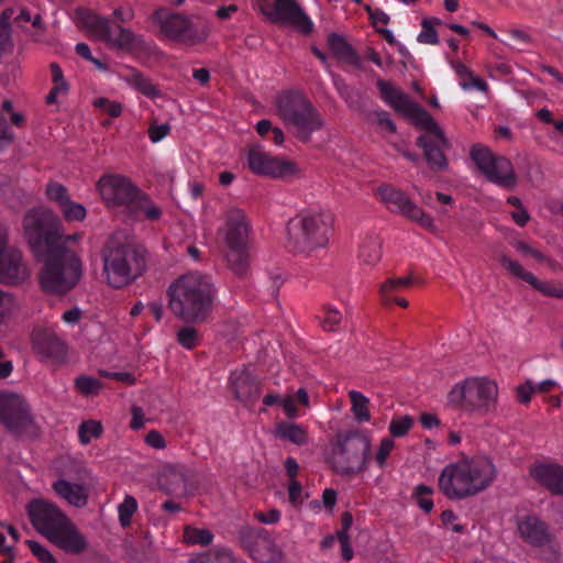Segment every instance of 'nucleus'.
<instances>
[{
  "label": "nucleus",
  "instance_id": "nucleus-1",
  "mask_svg": "<svg viewBox=\"0 0 563 563\" xmlns=\"http://www.w3.org/2000/svg\"><path fill=\"white\" fill-rule=\"evenodd\" d=\"M23 229L33 253L44 262L40 276L42 289L54 295L71 290L80 280L81 262L73 251L58 243L57 214L44 207L31 209L24 216Z\"/></svg>",
  "mask_w": 563,
  "mask_h": 563
},
{
  "label": "nucleus",
  "instance_id": "nucleus-2",
  "mask_svg": "<svg viewBox=\"0 0 563 563\" xmlns=\"http://www.w3.org/2000/svg\"><path fill=\"white\" fill-rule=\"evenodd\" d=\"M166 295L176 318L188 323H202L212 311L217 289L210 276L191 272L172 282Z\"/></svg>",
  "mask_w": 563,
  "mask_h": 563
},
{
  "label": "nucleus",
  "instance_id": "nucleus-3",
  "mask_svg": "<svg viewBox=\"0 0 563 563\" xmlns=\"http://www.w3.org/2000/svg\"><path fill=\"white\" fill-rule=\"evenodd\" d=\"M496 477L497 468L489 457L462 459L441 471L439 488L448 498L462 500L486 490Z\"/></svg>",
  "mask_w": 563,
  "mask_h": 563
},
{
  "label": "nucleus",
  "instance_id": "nucleus-4",
  "mask_svg": "<svg viewBox=\"0 0 563 563\" xmlns=\"http://www.w3.org/2000/svg\"><path fill=\"white\" fill-rule=\"evenodd\" d=\"M26 512L34 529L65 552L79 554L87 549L85 536L56 505L33 499Z\"/></svg>",
  "mask_w": 563,
  "mask_h": 563
},
{
  "label": "nucleus",
  "instance_id": "nucleus-5",
  "mask_svg": "<svg viewBox=\"0 0 563 563\" xmlns=\"http://www.w3.org/2000/svg\"><path fill=\"white\" fill-rule=\"evenodd\" d=\"M217 231L224 261L234 275L244 277L250 267L252 225L244 210L230 207Z\"/></svg>",
  "mask_w": 563,
  "mask_h": 563
},
{
  "label": "nucleus",
  "instance_id": "nucleus-6",
  "mask_svg": "<svg viewBox=\"0 0 563 563\" xmlns=\"http://www.w3.org/2000/svg\"><path fill=\"white\" fill-rule=\"evenodd\" d=\"M333 217L321 209L302 210L287 224L288 244L299 253L310 254L327 246Z\"/></svg>",
  "mask_w": 563,
  "mask_h": 563
},
{
  "label": "nucleus",
  "instance_id": "nucleus-7",
  "mask_svg": "<svg viewBox=\"0 0 563 563\" xmlns=\"http://www.w3.org/2000/svg\"><path fill=\"white\" fill-rule=\"evenodd\" d=\"M102 273L112 288L131 285L146 268L144 253L130 244L109 241L101 251Z\"/></svg>",
  "mask_w": 563,
  "mask_h": 563
},
{
  "label": "nucleus",
  "instance_id": "nucleus-8",
  "mask_svg": "<svg viewBox=\"0 0 563 563\" xmlns=\"http://www.w3.org/2000/svg\"><path fill=\"white\" fill-rule=\"evenodd\" d=\"M371 438L363 431L338 432L331 443L328 462L340 475L353 476L367 468Z\"/></svg>",
  "mask_w": 563,
  "mask_h": 563
},
{
  "label": "nucleus",
  "instance_id": "nucleus-9",
  "mask_svg": "<svg viewBox=\"0 0 563 563\" xmlns=\"http://www.w3.org/2000/svg\"><path fill=\"white\" fill-rule=\"evenodd\" d=\"M275 104L279 118L303 142L323 125L317 109L300 92H283L276 98Z\"/></svg>",
  "mask_w": 563,
  "mask_h": 563
},
{
  "label": "nucleus",
  "instance_id": "nucleus-10",
  "mask_svg": "<svg viewBox=\"0 0 563 563\" xmlns=\"http://www.w3.org/2000/svg\"><path fill=\"white\" fill-rule=\"evenodd\" d=\"M75 22L91 36L118 49L131 51L140 43L139 37L130 29L112 26L109 18L101 16L90 9H76Z\"/></svg>",
  "mask_w": 563,
  "mask_h": 563
},
{
  "label": "nucleus",
  "instance_id": "nucleus-11",
  "mask_svg": "<svg viewBox=\"0 0 563 563\" xmlns=\"http://www.w3.org/2000/svg\"><path fill=\"white\" fill-rule=\"evenodd\" d=\"M497 384L487 377H471L456 384L449 394L450 401L465 411L487 413L496 407Z\"/></svg>",
  "mask_w": 563,
  "mask_h": 563
},
{
  "label": "nucleus",
  "instance_id": "nucleus-12",
  "mask_svg": "<svg viewBox=\"0 0 563 563\" xmlns=\"http://www.w3.org/2000/svg\"><path fill=\"white\" fill-rule=\"evenodd\" d=\"M470 155L488 181L509 190L516 188L518 178L508 158L493 154L481 144L474 145Z\"/></svg>",
  "mask_w": 563,
  "mask_h": 563
},
{
  "label": "nucleus",
  "instance_id": "nucleus-13",
  "mask_svg": "<svg viewBox=\"0 0 563 563\" xmlns=\"http://www.w3.org/2000/svg\"><path fill=\"white\" fill-rule=\"evenodd\" d=\"M96 187L107 207L126 210H130L141 191L129 177L111 173L102 175Z\"/></svg>",
  "mask_w": 563,
  "mask_h": 563
},
{
  "label": "nucleus",
  "instance_id": "nucleus-14",
  "mask_svg": "<svg viewBox=\"0 0 563 563\" xmlns=\"http://www.w3.org/2000/svg\"><path fill=\"white\" fill-rule=\"evenodd\" d=\"M413 125L426 131L418 137L417 144L423 150L430 168L437 172L446 169L448 159L443 151L450 146V143L443 130L430 114L429 120L417 121Z\"/></svg>",
  "mask_w": 563,
  "mask_h": 563
},
{
  "label": "nucleus",
  "instance_id": "nucleus-15",
  "mask_svg": "<svg viewBox=\"0 0 563 563\" xmlns=\"http://www.w3.org/2000/svg\"><path fill=\"white\" fill-rule=\"evenodd\" d=\"M377 194L389 211L399 213L431 232L437 230L433 219L400 189L384 184L378 187Z\"/></svg>",
  "mask_w": 563,
  "mask_h": 563
},
{
  "label": "nucleus",
  "instance_id": "nucleus-16",
  "mask_svg": "<svg viewBox=\"0 0 563 563\" xmlns=\"http://www.w3.org/2000/svg\"><path fill=\"white\" fill-rule=\"evenodd\" d=\"M156 16L161 24L162 32L169 38L186 45H196L207 40L209 27L206 23H192L180 14H169L162 18L157 12Z\"/></svg>",
  "mask_w": 563,
  "mask_h": 563
},
{
  "label": "nucleus",
  "instance_id": "nucleus-17",
  "mask_svg": "<svg viewBox=\"0 0 563 563\" xmlns=\"http://www.w3.org/2000/svg\"><path fill=\"white\" fill-rule=\"evenodd\" d=\"M0 421L14 434H21L33 422L26 400L19 394H0Z\"/></svg>",
  "mask_w": 563,
  "mask_h": 563
},
{
  "label": "nucleus",
  "instance_id": "nucleus-18",
  "mask_svg": "<svg viewBox=\"0 0 563 563\" xmlns=\"http://www.w3.org/2000/svg\"><path fill=\"white\" fill-rule=\"evenodd\" d=\"M240 539L251 558L257 563H278L283 558L280 548L263 529L245 527Z\"/></svg>",
  "mask_w": 563,
  "mask_h": 563
},
{
  "label": "nucleus",
  "instance_id": "nucleus-19",
  "mask_svg": "<svg viewBox=\"0 0 563 563\" xmlns=\"http://www.w3.org/2000/svg\"><path fill=\"white\" fill-rule=\"evenodd\" d=\"M377 88L382 99L395 111L404 115L415 124L417 121L429 120V113L419 103L412 101L400 89L387 80L379 79Z\"/></svg>",
  "mask_w": 563,
  "mask_h": 563
},
{
  "label": "nucleus",
  "instance_id": "nucleus-20",
  "mask_svg": "<svg viewBox=\"0 0 563 563\" xmlns=\"http://www.w3.org/2000/svg\"><path fill=\"white\" fill-rule=\"evenodd\" d=\"M271 22L289 24L302 33H310L313 23L294 0H275L272 8L263 9Z\"/></svg>",
  "mask_w": 563,
  "mask_h": 563
},
{
  "label": "nucleus",
  "instance_id": "nucleus-21",
  "mask_svg": "<svg viewBox=\"0 0 563 563\" xmlns=\"http://www.w3.org/2000/svg\"><path fill=\"white\" fill-rule=\"evenodd\" d=\"M29 277L19 250L7 247V231L0 228V282L18 284Z\"/></svg>",
  "mask_w": 563,
  "mask_h": 563
},
{
  "label": "nucleus",
  "instance_id": "nucleus-22",
  "mask_svg": "<svg viewBox=\"0 0 563 563\" xmlns=\"http://www.w3.org/2000/svg\"><path fill=\"white\" fill-rule=\"evenodd\" d=\"M247 163L253 173L273 178H283L297 170L291 162L274 157L258 148H252L249 152Z\"/></svg>",
  "mask_w": 563,
  "mask_h": 563
},
{
  "label": "nucleus",
  "instance_id": "nucleus-23",
  "mask_svg": "<svg viewBox=\"0 0 563 563\" xmlns=\"http://www.w3.org/2000/svg\"><path fill=\"white\" fill-rule=\"evenodd\" d=\"M230 383L235 398L241 402H254L261 395L260 382L247 368L232 372Z\"/></svg>",
  "mask_w": 563,
  "mask_h": 563
},
{
  "label": "nucleus",
  "instance_id": "nucleus-24",
  "mask_svg": "<svg viewBox=\"0 0 563 563\" xmlns=\"http://www.w3.org/2000/svg\"><path fill=\"white\" fill-rule=\"evenodd\" d=\"M531 477L552 494L563 495V466L556 463H534Z\"/></svg>",
  "mask_w": 563,
  "mask_h": 563
},
{
  "label": "nucleus",
  "instance_id": "nucleus-25",
  "mask_svg": "<svg viewBox=\"0 0 563 563\" xmlns=\"http://www.w3.org/2000/svg\"><path fill=\"white\" fill-rule=\"evenodd\" d=\"M52 488L59 498L74 507L82 508L88 504L89 488L84 484L58 478L53 483Z\"/></svg>",
  "mask_w": 563,
  "mask_h": 563
},
{
  "label": "nucleus",
  "instance_id": "nucleus-26",
  "mask_svg": "<svg viewBox=\"0 0 563 563\" xmlns=\"http://www.w3.org/2000/svg\"><path fill=\"white\" fill-rule=\"evenodd\" d=\"M520 537L533 545H544L551 541V534L544 522L537 516H527L518 522Z\"/></svg>",
  "mask_w": 563,
  "mask_h": 563
},
{
  "label": "nucleus",
  "instance_id": "nucleus-27",
  "mask_svg": "<svg viewBox=\"0 0 563 563\" xmlns=\"http://www.w3.org/2000/svg\"><path fill=\"white\" fill-rule=\"evenodd\" d=\"M34 344L37 351L51 358L62 360L65 357L67 347L65 342L51 330H40L34 334Z\"/></svg>",
  "mask_w": 563,
  "mask_h": 563
},
{
  "label": "nucleus",
  "instance_id": "nucleus-28",
  "mask_svg": "<svg viewBox=\"0 0 563 563\" xmlns=\"http://www.w3.org/2000/svg\"><path fill=\"white\" fill-rule=\"evenodd\" d=\"M412 283L411 276L400 277V278H389L385 283L380 285L379 292L383 301L385 303L396 302L400 307H408L409 302L402 298L398 297L397 292L402 288L408 287Z\"/></svg>",
  "mask_w": 563,
  "mask_h": 563
},
{
  "label": "nucleus",
  "instance_id": "nucleus-29",
  "mask_svg": "<svg viewBox=\"0 0 563 563\" xmlns=\"http://www.w3.org/2000/svg\"><path fill=\"white\" fill-rule=\"evenodd\" d=\"M123 78L128 85L147 98L155 99L161 96L159 89L152 80L135 68H130Z\"/></svg>",
  "mask_w": 563,
  "mask_h": 563
},
{
  "label": "nucleus",
  "instance_id": "nucleus-30",
  "mask_svg": "<svg viewBox=\"0 0 563 563\" xmlns=\"http://www.w3.org/2000/svg\"><path fill=\"white\" fill-rule=\"evenodd\" d=\"M131 212H140L148 221H157L162 217L161 207L155 203L145 192L140 191V197L135 199L133 206H131Z\"/></svg>",
  "mask_w": 563,
  "mask_h": 563
},
{
  "label": "nucleus",
  "instance_id": "nucleus-31",
  "mask_svg": "<svg viewBox=\"0 0 563 563\" xmlns=\"http://www.w3.org/2000/svg\"><path fill=\"white\" fill-rule=\"evenodd\" d=\"M276 435L297 445H303L308 442L307 430L300 424L291 422L278 423L276 427Z\"/></svg>",
  "mask_w": 563,
  "mask_h": 563
},
{
  "label": "nucleus",
  "instance_id": "nucleus-32",
  "mask_svg": "<svg viewBox=\"0 0 563 563\" xmlns=\"http://www.w3.org/2000/svg\"><path fill=\"white\" fill-rule=\"evenodd\" d=\"M214 539L213 532L208 528L186 526L183 532V540L188 545L208 547Z\"/></svg>",
  "mask_w": 563,
  "mask_h": 563
},
{
  "label": "nucleus",
  "instance_id": "nucleus-33",
  "mask_svg": "<svg viewBox=\"0 0 563 563\" xmlns=\"http://www.w3.org/2000/svg\"><path fill=\"white\" fill-rule=\"evenodd\" d=\"M349 397L354 419L360 423L368 422L371 420L369 399L357 390H351Z\"/></svg>",
  "mask_w": 563,
  "mask_h": 563
},
{
  "label": "nucleus",
  "instance_id": "nucleus-34",
  "mask_svg": "<svg viewBox=\"0 0 563 563\" xmlns=\"http://www.w3.org/2000/svg\"><path fill=\"white\" fill-rule=\"evenodd\" d=\"M328 44L333 54L344 62L353 63L357 56L345 38L336 33H332L328 37Z\"/></svg>",
  "mask_w": 563,
  "mask_h": 563
},
{
  "label": "nucleus",
  "instance_id": "nucleus-35",
  "mask_svg": "<svg viewBox=\"0 0 563 563\" xmlns=\"http://www.w3.org/2000/svg\"><path fill=\"white\" fill-rule=\"evenodd\" d=\"M360 260L366 265H375L382 257V241L376 236L366 238L360 249Z\"/></svg>",
  "mask_w": 563,
  "mask_h": 563
},
{
  "label": "nucleus",
  "instance_id": "nucleus-36",
  "mask_svg": "<svg viewBox=\"0 0 563 563\" xmlns=\"http://www.w3.org/2000/svg\"><path fill=\"white\" fill-rule=\"evenodd\" d=\"M189 563H235V559L230 549L220 548L192 555Z\"/></svg>",
  "mask_w": 563,
  "mask_h": 563
},
{
  "label": "nucleus",
  "instance_id": "nucleus-37",
  "mask_svg": "<svg viewBox=\"0 0 563 563\" xmlns=\"http://www.w3.org/2000/svg\"><path fill=\"white\" fill-rule=\"evenodd\" d=\"M20 308L16 297L0 288V328L7 324L20 311Z\"/></svg>",
  "mask_w": 563,
  "mask_h": 563
},
{
  "label": "nucleus",
  "instance_id": "nucleus-38",
  "mask_svg": "<svg viewBox=\"0 0 563 563\" xmlns=\"http://www.w3.org/2000/svg\"><path fill=\"white\" fill-rule=\"evenodd\" d=\"M102 433V426L99 421L88 420L82 422L78 428V438L81 444L90 443L92 439H97Z\"/></svg>",
  "mask_w": 563,
  "mask_h": 563
},
{
  "label": "nucleus",
  "instance_id": "nucleus-39",
  "mask_svg": "<svg viewBox=\"0 0 563 563\" xmlns=\"http://www.w3.org/2000/svg\"><path fill=\"white\" fill-rule=\"evenodd\" d=\"M137 510V501L131 496L126 495L124 500L118 506L119 521L122 527L131 525L132 516Z\"/></svg>",
  "mask_w": 563,
  "mask_h": 563
},
{
  "label": "nucleus",
  "instance_id": "nucleus-40",
  "mask_svg": "<svg viewBox=\"0 0 563 563\" xmlns=\"http://www.w3.org/2000/svg\"><path fill=\"white\" fill-rule=\"evenodd\" d=\"M499 262L501 266L514 276L521 278L529 284H531V282H536V276L532 273L525 271L518 262L512 261L510 257L500 255Z\"/></svg>",
  "mask_w": 563,
  "mask_h": 563
},
{
  "label": "nucleus",
  "instance_id": "nucleus-41",
  "mask_svg": "<svg viewBox=\"0 0 563 563\" xmlns=\"http://www.w3.org/2000/svg\"><path fill=\"white\" fill-rule=\"evenodd\" d=\"M413 426L412 417L405 415L394 417L389 423L388 430L391 437L401 438L405 437Z\"/></svg>",
  "mask_w": 563,
  "mask_h": 563
},
{
  "label": "nucleus",
  "instance_id": "nucleus-42",
  "mask_svg": "<svg viewBox=\"0 0 563 563\" xmlns=\"http://www.w3.org/2000/svg\"><path fill=\"white\" fill-rule=\"evenodd\" d=\"M59 209L63 217L68 222L84 221L87 216L86 208L81 203L75 202L71 199Z\"/></svg>",
  "mask_w": 563,
  "mask_h": 563
},
{
  "label": "nucleus",
  "instance_id": "nucleus-43",
  "mask_svg": "<svg viewBox=\"0 0 563 563\" xmlns=\"http://www.w3.org/2000/svg\"><path fill=\"white\" fill-rule=\"evenodd\" d=\"M46 197L58 205L60 208L70 200L67 188L56 181H51L46 185Z\"/></svg>",
  "mask_w": 563,
  "mask_h": 563
},
{
  "label": "nucleus",
  "instance_id": "nucleus-44",
  "mask_svg": "<svg viewBox=\"0 0 563 563\" xmlns=\"http://www.w3.org/2000/svg\"><path fill=\"white\" fill-rule=\"evenodd\" d=\"M432 492L431 487L423 484L418 485L415 489L413 497L424 512H430L433 509V500L430 497Z\"/></svg>",
  "mask_w": 563,
  "mask_h": 563
},
{
  "label": "nucleus",
  "instance_id": "nucleus-45",
  "mask_svg": "<svg viewBox=\"0 0 563 563\" xmlns=\"http://www.w3.org/2000/svg\"><path fill=\"white\" fill-rule=\"evenodd\" d=\"M76 387L85 396L98 394L102 388V383L89 376H80L76 379Z\"/></svg>",
  "mask_w": 563,
  "mask_h": 563
},
{
  "label": "nucleus",
  "instance_id": "nucleus-46",
  "mask_svg": "<svg viewBox=\"0 0 563 563\" xmlns=\"http://www.w3.org/2000/svg\"><path fill=\"white\" fill-rule=\"evenodd\" d=\"M177 342L185 349L191 350L198 344V331L192 327H183L177 332Z\"/></svg>",
  "mask_w": 563,
  "mask_h": 563
},
{
  "label": "nucleus",
  "instance_id": "nucleus-47",
  "mask_svg": "<svg viewBox=\"0 0 563 563\" xmlns=\"http://www.w3.org/2000/svg\"><path fill=\"white\" fill-rule=\"evenodd\" d=\"M10 14L4 11L0 14V55L11 46Z\"/></svg>",
  "mask_w": 563,
  "mask_h": 563
},
{
  "label": "nucleus",
  "instance_id": "nucleus-48",
  "mask_svg": "<svg viewBox=\"0 0 563 563\" xmlns=\"http://www.w3.org/2000/svg\"><path fill=\"white\" fill-rule=\"evenodd\" d=\"M395 448V441L391 438L382 439L377 452L375 454V462L379 468H384L387 463V457Z\"/></svg>",
  "mask_w": 563,
  "mask_h": 563
},
{
  "label": "nucleus",
  "instance_id": "nucleus-49",
  "mask_svg": "<svg viewBox=\"0 0 563 563\" xmlns=\"http://www.w3.org/2000/svg\"><path fill=\"white\" fill-rule=\"evenodd\" d=\"M341 320V312L331 306H327L324 308V317L321 320V327L325 331H334L335 328L340 324Z\"/></svg>",
  "mask_w": 563,
  "mask_h": 563
},
{
  "label": "nucleus",
  "instance_id": "nucleus-50",
  "mask_svg": "<svg viewBox=\"0 0 563 563\" xmlns=\"http://www.w3.org/2000/svg\"><path fill=\"white\" fill-rule=\"evenodd\" d=\"M95 107L102 110L111 118H118L122 113V106L119 102L110 101L106 98H98L93 101Z\"/></svg>",
  "mask_w": 563,
  "mask_h": 563
},
{
  "label": "nucleus",
  "instance_id": "nucleus-51",
  "mask_svg": "<svg viewBox=\"0 0 563 563\" xmlns=\"http://www.w3.org/2000/svg\"><path fill=\"white\" fill-rule=\"evenodd\" d=\"M26 544L34 556H36L43 563H55L53 554L35 540H27Z\"/></svg>",
  "mask_w": 563,
  "mask_h": 563
},
{
  "label": "nucleus",
  "instance_id": "nucleus-52",
  "mask_svg": "<svg viewBox=\"0 0 563 563\" xmlns=\"http://www.w3.org/2000/svg\"><path fill=\"white\" fill-rule=\"evenodd\" d=\"M431 21H421L422 30L418 34L417 41L422 44L435 45L439 43V36L434 27L430 26Z\"/></svg>",
  "mask_w": 563,
  "mask_h": 563
},
{
  "label": "nucleus",
  "instance_id": "nucleus-53",
  "mask_svg": "<svg viewBox=\"0 0 563 563\" xmlns=\"http://www.w3.org/2000/svg\"><path fill=\"white\" fill-rule=\"evenodd\" d=\"M533 288L538 289L544 295L563 298V288L556 287L545 282H541L536 277V282L530 284Z\"/></svg>",
  "mask_w": 563,
  "mask_h": 563
},
{
  "label": "nucleus",
  "instance_id": "nucleus-54",
  "mask_svg": "<svg viewBox=\"0 0 563 563\" xmlns=\"http://www.w3.org/2000/svg\"><path fill=\"white\" fill-rule=\"evenodd\" d=\"M170 132V125L167 123L152 124L148 129V136L153 143L162 141Z\"/></svg>",
  "mask_w": 563,
  "mask_h": 563
},
{
  "label": "nucleus",
  "instance_id": "nucleus-55",
  "mask_svg": "<svg viewBox=\"0 0 563 563\" xmlns=\"http://www.w3.org/2000/svg\"><path fill=\"white\" fill-rule=\"evenodd\" d=\"M373 115H374L376 123L380 128L386 129L391 133L396 132V124L390 119L388 112H386L385 110H376L373 112Z\"/></svg>",
  "mask_w": 563,
  "mask_h": 563
},
{
  "label": "nucleus",
  "instance_id": "nucleus-56",
  "mask_svg": "<svg viewBox=\"0 0 563 563\" xmlns=\"http://www.w3.org/2000/svg\"><path fill=\"white\" fill-rule=\"evenodd\" d=\"M14 139V134L10 131L7 120L0 114V151L8 147Z\"/></svg>",
  "mask_w": 563,
  "mask_h": 563
},
{
  "label": "nucleus",
  "instance_id": "nucleus-57",
  "mask_svg": "<svg viewBox=\"0 0 563 563\" xmlns=\"http://www.w3.org/2000/svg\"><path fill=\"white\" fill-rule=\"evenodd\" d=\"M536 393L534 383L532 380H527L525 384H521L517 388L518 400L521 404H527L530 401L532 394Z\"/></svg>",
  "mask_w": 563,
  "mask_h": 563
},
{
  "label": "nucleus",
  "instance_id": "nucleus-58",
  "mask_svg": "<svg viewBox=\"0 0 563 563\" xmlns=\"http://www.w3.org/2000/svg\"><path fill=\"white\" fill-rule=\"evenodd\" d=\"M338 539L341 544V554L344 561H350L353 558V550L350 544V536L345 531L338 532Z\"/></svg>",
  "mask_w": 563,
  "mask_h": 563
},
{
  "label": "nucleus",
  "instance_id": "nucleus-59",
  "mask_svg": "<svg viewBox=\"0 0 563 563\" xmlns=\"http://www.w3.org/2000/svg\"><path fill=\"white\" fill-rule=\"evenodd\" d=\"M145 442L147 445L156 450H163L166 448L164 437L156 430H152L146 434Z\"/></svg>",
  "mask_w": 563,
  "mask_h": 563
},
{
  "label": "nucleus",
  "instance_id": "nucleus-60",
  "mask_svg": "<svg viewBox=\"0 0 563 563\" xmlns=\"http://www.w3.org/2000/svg\"><path fill=\"white\" fill-rule=\"evenodd\" d=\"M461 87L464 89V90H471V89H476V90H479V91H484L486 92L488 90V85L485 80H483L482 78L473 75L470 80H464L461 82Z\"/></svg>",
  "mask_w": 563,
  "mask_h": 563
},
{
  "label": "nucleus",
  "instance_id": "nucleus-61",
  "mask_svg": "<svg viewBox=\"0 0 563 563\" xmlns=\"http://www.w3.org/2000/svg\"><path fill=\"white\" fill-rule=\"evenodd\" d=\"M255 518L265 525H274L280 520V511L277 509H271L267 512H255Z\"/></svg>",
  "mask_w": 563,
  "mask_h": 563
},
{
  "label": "nucleus",
  "instance_id": "nucleus-62",
  "mask_svg": "<svg viewBox=\"0 0 563 563\" xmlns=\"http://www.w3.org/2000/svg\"><path fill=\"white\" fill-rule=\"evenodd\" d=\"M301 484L296 479H290L288 485L289 501L297 505L301 500Z\"/></svg>",
  "mask_w": 563,
  "mask_h": 563
},
{
  "label": "nucleus",
  "instance_id": "nucleus-63",
  "mask_svg": "<svg viewBox=\"0 0 563 563\" xmlns=\"http://www.w3.org/2000/svg\"><path fill=\"white\" fill-rule=\"evenodd\" d=\"M280 405L288 418H297L298 417V410H297L294 397L288 396L286 398H283L280 401Z\"/></svg>",
  "mask_w": 563,
  "mask_h": 563
},
{
  "label": "nucleus",
  "instance_id": "nucleus-64",
  "mask_svg": "<svg viewBox=\"0 0 563 563\" xmlns=\"http://www.w3.org/2000/svg\"><path fill=\"white\" fill-rule=\"evenodd\" d=\"M333 84L339 95L345 100L351 97V89L346 82L339 76L333 77Z\"/></svg>",
  "mask_w": 563,
  "mask_h": 563
}]
</instances>
